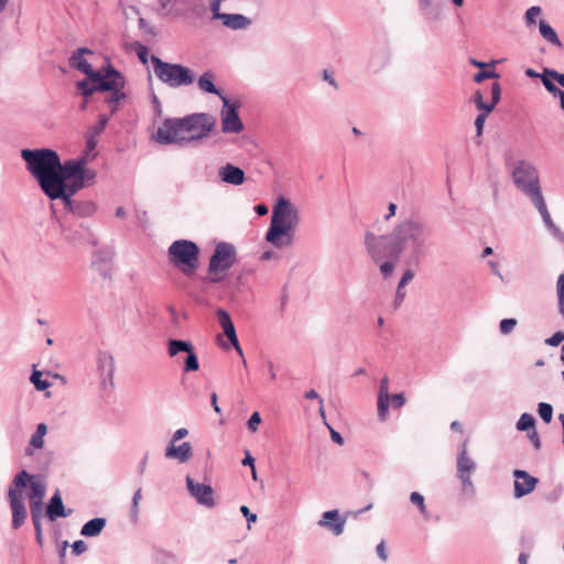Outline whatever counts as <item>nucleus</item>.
<instances>
[{"label": "nucleus", "mask_w": 564, "mask_h": 564, "mask_svg": "<svg viewBox=\"0 0 564 564\" xmlns=\"http://www.w3.org/2000/svg\"><path fill=\"white\" fill-rule=\"evenodd\" d=\"M214 77V73L205 72L203 75L199 76L197 80L198 88L205 93L219 96L224 105L228 106L229 100L226 96H223L221 91L215 86V84L213 83Z\"/></svg>", "instance_id": "nucleus-27"}, {"label": "nucleus", "mask_w": 564, "mask_h": 564, "mask_svg": "<svg viewBox=\"0 0 564 564\" xmlns=\"http://www.w3.org/2000/svg\"><path fill=\"white\" fill-rule=\"evenodd\" d=\"M108 121H109V116L99 115L98 122L95 126L88 128L87 131L99 137L102 133V131L105 130V128L107 127Z\"/></svg>", "instance_id": "nucleus-42"}, {"label": "nucleus", "mask_w": 564, "mask_h": 564, "mask_svg": "<svg viewBox=\"0 0 564 564\" xmlns=\"http://www.w3.org/2000/svg\"><path fill=\"white\" fill-rule=\"evenodd\" d=\"M552 72H554V69H544V72L539 76H540L545 89L549 93H551L554 97H558L560 94L563 93L564 90L557 88L556 85L554 84L555 78L550 76V73H552Z\"/></svg>", "instance_id": "nucleus-32"}, {"label": "nucleus", "mask_w": 564, "mask_h": 564, "mask_svg": "<svg viewBox=\"0 0 564 564\" xmlns=\"http://www.w3.org/2000/svg\"><path fill=\"white\" fill-rule=\"evenodd\" d=\"M73 512L72 509L66 510L63 503L59 491L57 490L46 505L45 514L50 521H55L58 518H66Z\"/></svg>", "instance_id": "nucleus-22"}, {"label": "nucleus", "mask_w": 564, "mask_h": 564, "mask_svg": "<svg viewBox=\"0 0 564 564\" xmlns=\"http://www.w3.org/2000/svg\"><path fill=\"white\" fill-rule=\"evenodd\" d=\"M512 178L518 189L534 203L543 198L540 175L535 165L524 160L517 161L512 169Z\"/></svg>", "instance_id": "nucleus-10"}, {"label": "nucleus", "mask_w": 564, "mask_h": 564, "mask_svg": "<svg viewBox=\"0 0 564 564\" xmlns=\"http://www.w3.org/2000/svg\"><path fill=\"white\" fill-rule=\"evenodd\" d=\"M221 130L225 133H239L243 130V123L238 115L236 105H224L221 111Z\"/></svg>", "instance_id": "nucleus-19"}, {"label": "nucleus", "mask_w": 564, "mask_h": 564, "mask_svg": "<svg viewBox=\"0 0 564 564\" xmlns=\"http://www.w3.org/2000/svg\"><path fill=\"white\" fill-rule=\"evenodd\" d=\"M535 419L530 413L521 414L520 419L517 422V429L521 432L528 431L531 432L534 429Z\"/></svg>", "instance_id": "nucleus-36"}, {"label": "nucleus", "mask_w": 564, "mask_h": 564, "mask_svg": "<svg viewBox=\"0 0 564 564\" xmlns=\"http://www.w3.org/2000/svg\"><path fill=\"white\" fill-rule=\"evenodd\" d=\"M30 380L37 391H44L51 386L47 380L42 379V372L35 369L33 370Z\"/></svg>", "instance_id": "nucleus-40"}, {"label": "nucleus", "mask_w": 564, "mask_h": 564, "mask_svg": "<svg viewBox=\"0 0 564 564\" xmlns=\"http://www.w3.org/2000/svg\"><path fill=\"white\" fill-rule=\"evenodd\" d=\"M501 96V87L499 83H494L491 85V102H485L482 95L479 90H477L474 95V102L476 104L477 108L491 112L495 108V106L499 102Z\"/></svg>", "instance_id": "nucleus-26"}, {"label": "nucleus", "mask_w": 564, "mask_h": 564, "mask_svg": "<svg viewBox=\"0 0 564 564\" xmlns=\"http://www.w3.org/2000/svg\"><path fill=\"white\" fill-rule=\"evenodd\" d=\"M186 486L188 492L196 499L199 505L207 508L215 507L214 490L212 486L195 482L189 476L186 477Z\"/></svg>", "instance_id": "nucleus-17"}, {"label": "nucleus", "mask_w": 564, "mask_h": 564, "mask_svg": "<svg viewBox=\"0 0 564 564\" xmlns=\"http://www.w3.org/2000/svg\"><path fill=\"white\" fill-rule=\"evenodd\" d=\"M538 413L544 423H550L553 417V406L546 402H540L538 404Z\"/></svg>", "instance_id": "nucleus-39"}, {"label": "nucleus", "mask_w": 564, "mask_h": 564, "mask_svg": "<svg viewBox=\"0 0 564 564\" xmlns=\"http://www.w3.org/2000/svg\"><path fill=\"white\" fill-rule=\"evenodd\" d=\"M240 512L246 517L247 522H248V528H250V524L256 522L258 519L257 514L252 513L247 506H241Z\"/></svg>", "instance_id": "nucleus-57"}, {"label": "nucleus", "mask_w": 564, "mask_h": 564, "mask_svg": "<svg viewBox=\"0 0 564 564\" xmlns=\"http://www.w3.org/2000/svg\"><path fill=\"white\" fill-rule=\"evenodd\" d=\"M84 54H93V51L86 47H80L75 51L69 58L70 66L87 76L82 82L90 83L89 86L95 85L105 75L106 67L94 70L91 65L84 57Z\"/></svg>", "instance_id": "nucleus-13"}, {"label": "nucleus", "mask_w": 564, "mask_h": 564, "mask_svg": "<svg viewBox=\"0 0 564 564\" xmlns=\"http://www.w3.org/2000/svg\"><path fill=\"white\" fill-rule=\"evenodd\" d=\"M31 475L22 470L15 475L12 485L8 490V500L12 512V528H21L28 517V510L23 501V489L28 486Z\"/></svg>", "instance_id": "nucleus-11"}, {"label": "nucleus", "mask_w": 564, "mask_h": 564, "mask_svg": "<svg viewBox=\"0 0 564 564\" xmlns=\"http://www.w3.org/2000/svg\"><path fill=\"white\" fill-rule=\"evenodd\" d=\"M260 423H261V416H260L259 412H253L251 414V416L249 417L247 425H248V429L250 430V432L254 433L258 431Z\"/></svg>", "instance_id": "nucleus-51"}, {"label": "nucleus", "mask_w": 564, "mask_h": 564, "mask_svg": "<svg viewBox=\"0 0 564 564\" xmlns=\"http://www.w3.org/2000/svg\"><path fill=\"white\" fill-rule=\"evenodd\" d=\"M96 175V171L83 165V172H80V175L77 178L83 181V186L85 187L94 183Z\"/></svg>", "instance_id": "nucleus-44"}, {"label": "nucleus", "mask_w": 564, "mask_h": 564, "mask_svg": "<svg viewBox=\"0 0 564 564\" xmlns=\"http://www.w3.org/2000/svg\"><path fill=\"white\" fill-rule=\"evenodd\" d=\"M237 262V250L232 243L218 242L215 247L214 253L209 258L208 275L203 279V282L209 284H217L223 282L228 270Z\"/></svg>", "instance_id": "nucleus-8"}, {"label": "nucleus", "mask_w": 564, "mask_h": 564, "mask_svg": "<svg viewBox=\"0 0 564 564\" xmlns=\"http://www.w3.org/2000/svg\"><path fill=\"white\" fill-rule=\"evenodd\" d=\"M499 75L495 70H480L474 76L476 83H481L488 78H497Z\"/></svg>", "instance_id": "nucleus-52"}, {"label": "nucleus", "mask_w": 564, "mask_h": 564, "mask_svg": "<svg viewBox=\"0 0 564 564\" xmlns=\"http://www.w3.org/2000/svg\"><path fill=\"white\" fill-rule=\"evenodd\" d=\"M89 84L87 82H78L76 86L85 98H89L96 91H109L104 101L110 107V115L116 113L119 109V104L127 97L123 91L126 80L122 74L108 64L105 75L95 85L89 86Z\"/></svg>", "instance_id": "nucleus-6"}, {"label": "nucleus", "mask_w": 564, "mask_h": 564, "mask_svg": "<svg viewBox=\"0 0 564 564\" xmlns=\"http://www.w3.org/2000/svg\"><path fill=\"white\" fill-rule=\"evenodd\" d=\"M242 465L243 466H250L251 467V470H252V477L253 479H256V468H254V458L251 456L250 452L249 451H246V457L242 459Z\"/></svg>", "instance_id": "nucleus-60"}, {"label": "nucleus", "mask_w": 564, "mask_h": 564, "mask_svg": "<svg viewBox=\"0 0 564 564\" xmlns=\"http://www.w3.org/2000/svg\"><path fill=\"white\" fill-rule=\"evenodd\" d=\"M138 25H139V29L141 31H143L144 33L152 35V36L155 35L154 28L151 26L144 18H139Z\"/></svg>", "instance_id": "nucleus-56"}, {"label": "nucleus", "mask_w": 564, "mask_h": 564, "mask_svg": "<svg viewBox=\"0 0 564 564\" xmlns=\"http://www.w3.org/2000/svg\"><path fill=\"white\" fill-rule=\"evenodd\" d=\"M142 499V489L138 488L132 497L130 517L135 522L139 517V502Z\"/></svg>", "instance_id": "nucleus-43"}, {"label": "nucleus", "mask_w": 564, "mask_h": 564, "mask_svg": "<svg viewBox=\"0 0 564 564\" xmlns=\"http://www.w3.org/2000/svg\"><path fill=\"white\" fill-rule=\"evenodd\" d=\"M188 434V431L187 429L185 427H182V429H178L174 432L172 438H171V443H176L177 441L182 440L183 437L187 436Z\"/></svg>", "instance_id": "nucleus-62"}, {"label": "nucleus", "mask_w": 564, "mask_h": 564, "mask_svg": "<svg viewBox=\"0 0 564 564\" xmlns=\"http://www.w3.org/2000/svg\"><path fill=\"white\" fill-rule=\"evenodd\" d=\"M410 501L419 508L421 514L425 519L429 518V513H427L426 506L424 502V497L420 492H416V491L411 492Z\"/></svg>", "instance_id": "nucleus-41"}, {"label": "nucleus", "mask_w": 564, "mask_h": 564, "mask_svg": "<svg viewBox=\"0 0 564 564\" xmlns=\"http://www.w3.org/2000/svg\"><path fill=\"white\" fill-rule=\"evenodd\" d=\"M539 31H540L541 36L546 42L551 43L552 45H555L556 47L562 46V42L558 39L557 33L545 20H540Z\"/></svg>", "instance_id": "nucleus-30"}, {"label": "nucleus", "mask_w": 564, "mask_h": 564, "mask_svg": "<svg viewBox=\"0 0 564 564\" xmlns=\"http://www.w3.org/2000/svg\"><path fill=\"white\" fill-rule=\"evenodd\" d=\"M390 398L378 397V416L380 420H386L389 409Z\"/></svg>", "instance_id": "nucleus-46"}, {"label": "nucleus", "mask_w": 564, "mask_h": 564, "mask_svg": "<svg viewBox=\"0 0 564 564\" xmlns=\"http://www.w3.org/2000/svg\"><path fill=\"white\" fill-rule=\"evenodd\" d=\"M155 76L165 85L176 88L195 82V74L182 64H173L152 55L150 57Z\"/></svg>", "instance_id": "nucleus-9"}, {"label": "nucleus", "mask_w": 564, "mask_h": 564, "mask_svg": "<svg viewBox=\"0 0 564 564\" xmlns=\"http://www.w3.org/2000/svg\"><path fill=\"white\" fill-rule=\"evenodd\" d=\"M557 295L558 299H563L564 296V274H560L556 282Z\"/></svg>", "instance_id": "nucleus-64"}, {"label": "nucleus", "mask_w": 564, "mask_h": 564, "mask_svg": "<svg viewBox=\"0 0 564 564\" xmlns=\"http://www.w3.org/2000/svg\"><path fill=\"white\" fill-rule=\"evenodd\" d=\"M218 322L224 330V334L230 341V344L235 347L240 356H242V349L239 345V340L236 334L235 325L230 318V315L223 308L217 311Z\"/></svg>", "instance_id": "nucleus-21"}, {"label": "nucleus", "mask_w": 564, "mask_h": 564, "mask_svg": "<svg viewBox=\"0 0 564 564\" xmlns=\"http://www.w3.org/2000/svg\"><path fill=\"white\" fill-rule=\"evenodd\" d=\"M376 551H377V555L380 557V560H382L383 562H386L388 560V553H387L386 545H384L383 541H381L377 545Z\"/></svg>", "instance_id": "nucleus-63"}, {"label": "nucleus", "mask_w": 564, "mask_h": 564, "mask_svg": "<svg viewBox=\"0 0 564 564\" xmlns=\"http://www.w3.org/2000/svg\"><path fill=\"white\" fill-rule=\"evenodd\" d=\"M414 278V272L410 269L405 270L398 286L399 289H403L406 284H409Z\"/></svg>", "instance_id": "nucleus-58"}, {"label": "nucleus", "mask_w": 564, "mask_h": 564, "mask_svg": "<svg viewBox=\"0 0 564 564\" xmlns=\"http://www.w3.org/2000/svg\"><path fill=\"white\" fill-rule=\"evenodd\" d=\"M513 477V496L518 499L531 494L539 484V478L531 476L528 471L522 469H516Z\"/></svg>", "instance_id": "nucleus-18"}, {"label": "nucleus", "mask_w": 564, "mask_h": 564, "mask_svg": "<svg viewBox=\"0 0 564 564\" xmlns=\"http://www.w3.org/2000/svg\"><path fill=\"white\" fill-rule=\"evenodd\" d=\"M219 178L227 184L241 185L246 181V174L242 169L231 163H227L218 171Z\"/></svg>", "instance_id": "nucleus-23"}, {"label": "nucleus", "mask_w": 564, "mask_h": 564, "mask_svg": "<svg viewBox=\"0 0 564 564\" xmlns=\"http://www.w3.org/2000/svg\"><path fill=\"white\" fill-rule=\"evenodd\" d=\"M534 207L540 213L544 225L546 228L552 232V235L560 240L561 242H564V232L553 223L551 215L547 210L544 197L541 199H538L536 202L532 203Z\"/></svg>", "instance_id": "nucleus-24"}, {"label": "nucleus", "mask_w": 564, "mask_h": 564, "mask_svg": "<svg viewBox=\"0 0 564 564\" xmlns=\"http://www.w3.org/2000/svg\"><path fill=\"white\" fill-rule=\"evenodd\" d=\"M98 366H99V369L104 373H106L109 378L112 377L113 371H115V359L110 354H108V352L101 354L98 358Z\"/></svg>", "instance_id": "nucleus-33"}, {"label": "nucleus", "mask_w": 564, "mask_h": 564, "mask_svg": "<svg viewBox=\"0 0 564 564\" xmlns=\"http://www.w3.org/2000/svg\"><path fill=\"white\" fill-rule=\"evenodd\" d=\"M42 518L43 517H31L35 531V540L40 546L43 545Z\"/></svg>", "instance_id": "nucleus-45"}, {"label": "nucleus", "mask_w": 564, "mask_h": 564, "mask_svg": "<svg viewBox=\"0 0 564 564\" xmlns=\"http://www.w3.org/2000/svg\"><path fill=\"white\" fill-rule=\"evenodd\" d=\"M564 340V332L558 330L554 333L551 337L545 339V344L549 346H558Z\"/></svg>", "instance_id": "nucleus-53"}, {"label": "nucleus", "mask_w": 564, "mask_h": 564, "mask_svg": "<svg viewBox=\"0 0 564 564\" xmlns=\"http://www.w3.org/2000/svg\"><path fill=\"white\" fill-rule=\"evenodd\" d=\"M55 192L53 193H44L51 200H56V199H62L63 203H64V207L66 210L70 212L72 214H74V210H75V205L77 203V200L73 199L70 195H66L65 192L63 191L62 195H56L54 194Z\"/></svg>", "instance_id": "nucleus-34"}, {"label": "nucleus", "mask_w": 564, "mask_h": 564, "mask_svg": "<svg viewBox=\"0 0 564 564\" xmlns=\"http://www.w3.org/2000/svg\"><path fill=\"white\" fill-rule=\"evenodd\" d=\"M215 127V117L207 112H195L183 118H165L158 128L155 140L160 144L184 147L206 139Z\"/></svg>", "instance_id": "nucleus-1"}, {"label": "nucleus", "mask_w": 564, "mask_h": 564, "mask_svg": "<svg viewBox=\"0 0 564 564\" xmlns=\"http://www.w3.org/2000/svg\"><path fill=\"white\" fill-rule=\"evenodd\" d=\"M193 455L192 446L188 442H184L181 445H175V443H169L165 449L166 458L177 459L180 463H186L191 459Z\"/></svg>", "instance_id": "nucleus-25"}, {"label": "nucleus", "mask_w": 564, "mask_h": 564, "mask_svg": "<svg viewBox=\"0 0 564 564\" xmlns=\"http://www.w3.org/2000/svg\"><path fill=\"white\" fill-rule=\"evenodd\" d=\"M397 250L400 254L410 252V263L417 265L427 252V239L431 235L426 225L414 218L404 219L393 229Z\"/></svg>", "instance_id": "nucleus-4"}, {"label": "nucleus", "mask_w": 564, "mask_h": 564, "mask_svg": "<svg viewBox=\"0 0 564 564\" xmlns=\"http://www.w3.org/2000/svg\"><path fill=\"white\" fill-rule=\"evenodd\" d=\"M346 519L341 518L338 510H328L324 512L317 524L322 528L330 530L335 535L344 532Z\"/></svg>", "instance_id": "nucleus-20"}, {"label": "nucleus", "mask_w": 564, "mask_h": 564, "mask_svg": "<svg viewBox=\"0 0 564 564\" xmlns=\"http://www.w3.org/2000/svg\"><path fill=\"white\" fill-rule=\"evenodd\" d=\"M167 352L170 357H175L180 352H186L184 361V371H197L199 369L198 357L193 344L188 340L170 339L167 343Z\"/></svg>", "instance_id": "nucleus-14"}, {"label": "nucleus", "mask_w": 564, "mask_h": 564, "mask_svg": "<svg viewBox=\"0 0 564 564\" xmlns=\"http://www.w3.org/2000/svg\"><path fill=\"white\" fill-rule=\"evenodd\" d=\"M87 164V159L80 158L79 160H69L64 163L61 162V169L57 171V176L59 177V184L55 185L56 195H62L64 186L63 182L68 181L70 178H77L83 172V165Z\"/></svg>", "instance_id": "nucleus-16"}, {"label": "nucleus", "mask_w": 564, "mask_h": 564, "mask_svg": "<svg viewBox=\"0 0 564 564\" xmlns=\"http://www.w3.org/2000/svg\"><path fill=\"white\" fill-rule=\"evenodd\" d=\"M97 206L90 200H77L74 215L78 217H90L95 214Z\"/></svg>", "instance_id": "nucleus-31"}, {"label": "nucleus", "mask_w": 564, "mask_h": 564, "mask_svg": "<svg viewBox=\"0 0 564 564\" xmlns=\"http://www.w3.org/2000/svg\"><path fill=\"white\" fill-rule=\"evenodd\" d=\"M528 437L532 445L534 446V448L539 451L542 444L538 432L533 429L531 432H529Z\"/></svg>", "instance_id": "nucleus-61"}, {"label": "nucleus", "mask_w": 564, "mask_h": 564, "mask_svg": "<svg viewBox=\"0 0 564 564\" xmlns=\"http://www.w3.org/2000/svg\"><path fill=\"white\" fill-rule=\"evenodd\" d=\"M541 13V8L539 6H533L529 8L525 12V22L528 25L535 24L536 18Z\"/></svg>", "instance_id": "nucleus-47"}, {"label": "nucleus", "mask_w": 564, "mask_h": 564, "mask_svg": "<svg viewBox=\"0 0 564 564\" xmlns=\"http://www.w3.org/2000/svg\"><path fill=\"white\" fill-rule=\"evenodd\" d=\"M517 325L516 318H505L500 322V332L503 335L510 334Z\"/></svg>", "instance_id": "nucleus-48"}, {"label": "nucleus", "mask_w": 564, "mask_h": 564, "mask_svg": "<svg viewBox=\"0 0 564 564\" xmlns=\"http://www.w3.org/2000/svg\"><path fill=\"white\" fill-rule=\"evenodd\" d=\"M365 247L373 263L379 264L383 279L390 278L395 269L401 254L397 250V241L391 231L388 235H375L371 231L365 234Z\"/></svg>", "instance_id": "nucleus-5"}, {"label": "nucleus", "mask_w": 564, "mask_h": 564, "mask_svg": "<svg viewBox=\"0 0 564 564\" xmlns=\"http://www.w3.org/2000/svg\"><path fill=\"white\" fill-rule=\"evenodd\" d=\"M106 527L105 518H94L87 521L80 530V534L86 538H94L101 533L104 528Z\"/></svg>", "instance_id": "nucleus-29"}, {"label": "nucleus", "mask_w": 564, "mask_h": 564, "mask_svg": "<svg viewBox=\"0 0 564 564\" xmlns=\"http://www.w3.org/2000/svg\"><path fill=\"white\" fill-rule=\"evenodd\" d=\"M130 47L132 51L135 52V54L138 55V57L142 64H148L149 48L144 44H142L139 41H135L130 44Z\"/></svg>", "instance_id": "nucleus-37"}, {"label": "nucleus", "mask_w": 564, "mask_h": 564, "mask_svg": "<svg viewBox=\"0 0 564 564\" xmlns=\"http://www.w3.org/2000/svg\"><path fill=\"white\" fill-rule=\"evenodd\" d=\"M200 249L192 240L180 239L171 243L167 249L169 261L184 275L193 276L199 265Z\"/></svg>", "instance_id": "nucleus-7"}, {"label": "nucleus", "mask_w": 564, "mask_h": 564, "mask_svg": "<svg viewBox=\"0 0 564 564\" xmlns=\"http://www.w3.org/2000/svg\"><path fill=\"white\" fill-rule=\"evenodd\" d=\"M47 432V426L44 423H40L31 436L30 444L35 448H42L44 445L43 437Z\"/></svg>", "instance_id": "nucleus-35"}, {"label": "nucleus", "mask_w": 564, "mask_h": 564, "mask_svg": "<svg viewBox=\"0 0 564 564\" xmlns=\"http://www.w3.org/2000/svg\"><path fill=\"white\" fill-rule=\"evenodd\" d=\"M86 138V155L88 156L91 152L95 151L98 144V135H95L87 131Z\"/></svg>", "instance_id": "nucleus-49"}, {"label": "nucleus", "mask_w": 564, "mask_h": 564, "mask_svg": "<svg viewBox=\"0 0 564 564\" xmlns=\"http://www.w3.org/2000/svg\"><path fill=\"white\" fill-rule=\"evenodd\" d=\"M21 158L26 163V170L36 180L43 193L55 192V185L59 184L57 171L61 169V158L52 149H24Z\"/></svg>", "instance_id": "nucleus-2"}, {"label": "nucleus", "mask_w": 564, "mask_h": 564, "mask_svg": "<svg viewBox=\"0 0 564 564\" xmlns=\"http://www.w3.org/2000/svg\"><path fill=\"white\" fill-rule=\"evenodd\" d=\"M467 443L468 441L465 440L459 446L456 462L457 478L460 480L464 491H473L471 474L476 470V463L468 455Z\"/></svg>", "instance_id": "nucleus-12"}, {"label": "nucleus", "mask_w": 564, "mask_h": 564, "mask_svg": "<svg viewBox=\"0 0 564 564\" xmlns=\"http://www.w3.org/2000/svg\"><path fill=\"white\" fill-rule=\"evenodd\" d=\"M391 404L394 409H401L405 404V395L403 393H394L390 395Z\"/></svg>", "instance_id": "nucleus-54"}, {"label": "nucleus", "mask_w": 564, "mask_h": 564, "mask_svg": "<svg viewBox=\"0 0 564 564\" xmlns=\"http://www.w3.org/2000/svg\"><path fill=\"white\" fill-rule=\"evenodd\" d=\"M225 26L231 30H243L251 24V20L243 14L226 13L221 19Z\"/></svg>", "instance_id": "nucleus-28"}, {"label": "nucleus", "mask_w": 564, "mask_h": 564, "mask_svg": "<svg viewBox=\"0 0 564 564\" xmlns=\"http://www.w3.org/2000/svg\"><path fill=\"white\" fill-rule=\"evenodd\" d=\"M490 112L482 111L476 117L475 120V127H476V134L477 137H480L482 134L484 124L486 122V119Z\"/></svg>", "instance_id": "nucleus-50"}, {"label": "nucleus", "mask_w": 564, "mask_h": 564, "mask_svg": "<svg viewBox=\"0 0 564 564\" xmlns=\"http://www.w3.org/2000/svg\"><path fill=\"white\" fill-rule=\"evenodd\" d=\"M301 221L300 210L288 198L281 196L273 206L271 224L265 239L274 247L282 248L293 243L292 231Z\"/></svg>", "instance_id": "nucleus-3"}, {"label": "nucleus", "mask_w": 564, "mask_h": 564, "mask_svg": "<svg viewBox=\"0 0 564 564\" xmlns=\"http://www.w3.org/2000/svg\"><path fill=\"white\" fill-rule=\"evenodd\" d=\"M87 551V544L83 540H77L72 545V553L76 556Z\"/></svg>", "instance_id": "nucleus-55"}, {"label": "nucleus", "mask_w": 564, "mask_h": 564, "mask_svg": "<svg viewBox=\"0 0 564 564\" xmlns=\"http://www.w3.org/2000/svg\"><path fill=\"white\" fill-rule=\"evenodd\" d=\"M378 397L390 398V395H389V379L387 377L382 378L380 381Z\"/></svg>", "instance_id": "nucleus-59"}, {"label": "nucleus", "mask_w": 564, "mask_h": 564, "mask_svg": "<svg viewBox=\"0 0 564 564\" xmlns=\"http://www.w3.org/2000/svg\"><path fill=\"white\" fill-rule=\"evenodd\" d=\"M30 490L28 494L30 500L31 517H43V500L46 494V484L37 476L31 475Z\"/></svg>", "instance_id": "nucleus-15"}, {"label": "nucleus", "mask_w": 564, "mask_h": 564, "mask_svg": "<svg viewBox=\"0 0 564 564\" xmlns=\"http://www.w3.org/2000/svg\"><path fill=\"white\" fill-rule=\"evenodd\" d=\"M64 192L66 195L74 196L79 189H82L83 181L78 178H70L68 181L63 182Z\"/></svg>", "instance_id": "nucleus-38"}]
</instances>
